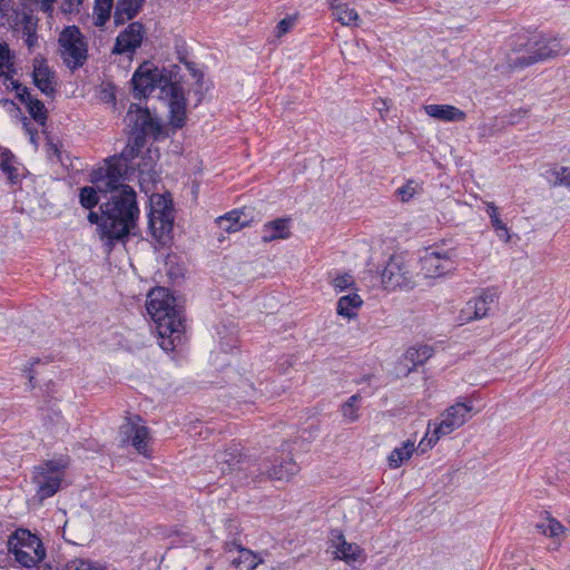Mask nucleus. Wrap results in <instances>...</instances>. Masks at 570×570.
Returning <instances> with one entry per match:
<instances>
[{"label":"nucleus","mask_w":570,"mask_h":570,"mask_svg":"<svg viewBox=\"0 0 570 570\" xmlns=\"http://www.w3.org/2000/svg\"><path fill=\"white\" fill-rule=\"evenodd\" d=\"M108 194H110L108 199L100 204V212H102L101 238L112 245L114 240L124 239L135 229L139 208L132 187L118 188Z\"/></svg>","instance_id":"obj_1"},{"label":"nucleus","mask_w":570,"mask_h":570,"mask_svg":"<svg viewBox=\"0 0 570 570\" xmlns=\"http://www.w3.org/2000/svg\"><path fill=\"white\" fill-rule=\"evenodd\" d=\"M147 311L161 338L160 347L173 351L181 343L185 331L183 311L176 305L175 297L164 287L155 288L148 295Z\"/></svg>","instance_id":"obj_2"},{"label":"nucleus","mask_w":570,"mask_h":570,"mask_svg":"<svg viewBox=\"0 0 570 570\" xmlns=\"http://www.w3.org/2000/svg\"><path fill=\"white\" fill-rule=\"evenodd\" d=\"M257 460L243 454L237 448H230L216 454V468L222 475H230L236 483L256 481L261 473H256Z\"/></svg>","instance_id":"obj_3"},{"label":"nucleus","mask_w":570,"mask_h":570,"mask_svg":"<svg viewBox=\"0 0 570 570\" xmlns=\"http://www.w3.org/2000/svg\"><path fill=\"white\" fill-rule=\"evenodd\" d=\"M8 549L16 561L26 568L37 566L46 558L41 540L26 529H18L9 537Z\"/></svg>","instance_id":"obj_4"},{"label":"nucleus","mask_w":570,"mask_h":570,"mask_svg":"<svg viewBox=\"0 0 570 570\" xmlns=\"http://www.w3.org/2000/svg\"><path fill=\"white\" fill-rule=\"evenodd\" d=\"M67 465L66 460L53 459L35 466L32 482L36 487V497L40 502L53 497L60 490Z\"/></svg>","instance_id":"obj_5"},{"label":"nucleus","mask_w":570,"mask_h":570,"mask_svg":"<svg viewBox=\"0 0 570 570\" xmlns=\"http://www.w3.org/2000/svg\"><path fill=\"white\" fill-rule=\"evenodd\" d=\"M135 171L134 165L121 164L114 156L105 159L104 165L91 173V183L100 195H107L118 188L130 187L125 184L129 173Z\"/></svg>","instance_id":"obj_6"},{"label":"nucleus","mask_w":570,"mask_h":570,"mask_svg":"<svg viewBox=\"0 0 570 570\" xmlns=\"http://www.w3.org/2000/svg\"><path fill=\"white\" fill-rule=\"evenodd\" d=\"M131 83L134 96L140 98L149 96L157 88L165 94L175 81H173L170 72L158 69L153 63L144 62L135 71Z\"/></svg>","instance_id":"obj_7"},{"label":"nucleus","mask_w":570,"mask_h":570,"mask_svg":"<svg viewBox=\"0 0 570 570\" xmlns=\"http://www.w3.org/2000/svg\"><path fill=\"white\" fill-rule=\"evenodd\" d=\"M60 53L66 66L78 69L88 58V48L85 37L76 26L67 27L59 36Z\"/></svg>","instance_id":"obj_8"},{"label":"nucleus","mask_w":570,"mask_h":570,"mask_svg":"<svg viewBox=\"0 0 570 570\" xmlns=\"http://www.w3.org/2000/svg\"><path fill=\"white\" fill-rule=\"evenodd\" d=\"M472 410L473 405L471 403L458 402L449 406L441 414V422L435 424L426 445L431 448L441 436L448 435L462 426L471 417Z\"/></svg>","instance_id":"obj_9"},{"label":"nucleus","mask_w":570,"mask_h":570,"mask_svg":"<svg viewBox=\"0 0 570 570\" xmlns=\"http://www.w3.org/2000/svg\"><path fill=\"white\" fill-rule=\"evenodd\" d=\"M125 121L131 129L132 137L141 136L146 139L147 136H151L157 139L163 134L160 120L154 117L148 109H144L137 104L130 105Z\"/></svg>","instance_id":"obj_10"},{"label":"nucleus","mask_w":570,"mask_h":570,"mask_svg":"<svg viewBox=\"0 0 570 570\" xmlns=\"http://www.w3.org/2000/svg\"><path fill=\"white\" fill-rule=\"evenodd\" d=\"M382 283L389 291L413 287V273L402 256L390 258L382 272Z\"/></svg>","instance_id":"obj_11"},{"label":"nucleus","mask_w":570,"mask_h":570,"mask_svg":"<svg viewBox=\"0 0 570 570\" xmlns=\"http://www.w3.org/2000/svg\"><path fill=\"white\" fill-rule=\"evenodd\" d=\"M562 46L558 39L534 37L528 42V56L517 58V66L527 67L537 61L553 58L562 53Z\"/></svg>","instance_id":"obj_12"},{"label":"nucleus","mask_w":570,"mask_h":570,"mask_svg":"<svg viewBox=\"0 0 570 570\" xmlns=\"http://www.w3.org/2000/svg\"><path fill=\"white\" fill-rule=\"evenodd\" d=\"M256 473H261V476L255 481H261L265 475L272 480H289L299 471L298 464L294 459L287 454L286 456L275 458L273 461L263 459L257 461L255 468Z\"/></svg>","instance_id":"obj_13"},{"label":"nucleus","mask_w":570,"mask_h":570,"mask_svg":"<svg viewBox=\"0 0 570 570\" xmlns=\"http://www.w3.org/2000/svg\"><path fill=\"white\" fill-rule=\"evenodd\" d=\"M140 416L126 417V422L120 426L119 434L121 443H130L138 453L149 456L148 443L150 441L149 429L140 425Z\"/></svg>","instance_id":"obj_14"},{"label":"nucleus","mask_w":570,"mask_h":570,"mask_svg":"<svg viewBox=\"0 0 570 570\" xmlns=\"http://www.w3.org/2000/svg\"><path fill=\"white\" fill-rule=\"evenodd\" d=\"M148 218L149 229L155 238L161 239L171 232L174 224L173 209L167 206L160 196H158L157 202L153 200Z\"/></svg>","instance_id":"obj_15"},{"label":"nucleus","mask_w":570,"mask_h":570,"mask_svg":"<svg viewBox=\"0 0 570 570\" xmlns=\"http://www.w3.org/2000/svg\"><path fill=\"white\" fill-rule=\"evenodd\" d=\"M145 36V28L142 23L136 21L131 22L124 31L116 38L112 53H132L140 47Z\"/></svg>","instance_id":"obj_16"},{"label":"nucleus","mask_w":570,"mask_h":570,"mask_svg":"<svg viewBox=\"0 0 570 570\" xmlns=\"http://www.w3.org/2000/svg\"><path fill=\"white\" fill-rule=\"evenodd\" d=\"M497 302V292L494 289H485L482 294L470 299L461 311V318L465 322L480 320L488 315L489 309Z\"/></svg>","instance_id":"obj_17"},{"label":"nucleus","mask_w":570,"mask_h":570,"mask_svg":"<svg viewBox=\"0 0 570 570\" xmlns=\"http://www.w3.org/2000/svg\"><path fill=\"white\" fill-rule=\"evenodd\" d=\"M421 268L426 277H439L453 268V262L449 253L431 250L421 257Z\"/></svg>","instance_id":"obj_18"},{"label":"nucleus","mask_w":570,"mask_h":570,"mask_svg":"<svg viewBox=\"0 0 570 570\" xmlns=\"http://www.w3.org/2000/svg\"><path fill=\"white\" fill-rule=\"evenodd\" d=\"M169 98V122L174 128H183L186 122V98L183 88L175 82L165 92Z\"/></svg>","instance_id":"obj_19"},{"label":"nucleus","mask_w":570,"mask_h":570,"mask_svg":"<svg viewBox=\"0 0 570 570\" xmlns=\"http://www.w3.org/2000/svg\"><path fill=\"white\" fill-rule=\"evenodd\" d=\"M330 540L336 559L351 563L356 561L363 553L362 548L356 543L347 542L340 530H332Z\"/></svg>","instance_id":"obj_20"},{"label":"nucleus","mask_w":570,"mask_h":570,"mask_svg":"<svg viewBox=\"0 0 570 570\" xmlns=\"http://www.w3.org/2000/svg\"><path fill=\"white\" fill-rule=\"evenodd\" d=\"M236 550L238 557L232 560V563L239 570H254L258 564L263 562V559L249 549L242 547L236 541L226 543V551L233 552Z\"/></svg>","instance_id":"obj_21"},{"label":"nucleus","mask_w":570,"mask_h":570,"mask_svg":"<svg viewBox=\"0 0 570 570\" xmlns=\"http://www.w3.org/2000/svg\"><path fill=\"white\" fill-rule=\"evenodd\" d=\"M32 78L33 83L42 94L47 96L53 94L55 88L52 83L55 75L45 61H35Z\"/></svg>","instance_id":"obj_22"},{"label":"nucleus","mask_w":570,"mask_h":570,"mask_svg":"<svg viewBox=\"0 0 570 570\" xmlns=\"http://www.w3.org/2000/svg\"><path fill=\"white\" fill-rule=\"evenodd\" d=\"M289 236V219L277 218L264 224L261 237L264 243H271L276 239H286Z\"/></svg>","instance_id":"obj_23"},{"label":"nucleus","mask_w":570,"mask_h":570,"mask_svg":"<svg viewBox=\"0 0 570 570\" xmlns=\"http://www.w3.org/2000/svg\"><path fill=\"white\" fill-rule=\"evenodd\" d=\"M424 111L432 118L442 121H463L465 112L451 105H426Z\"/></svg>","instance_id":"obj_24"},{"label":"nucleus","mask_w":570,"mask_h":570,"mask_svg":"<svg viewBox=\"0 0 570 570\" xmlns=\"http://www.w3.org/2000/svg\"><path fill=\"white\" fill-rule=\"evenodd\" d=\"M218 228L226 233H236L248 225L249 219L245 215L244 210H232L224 216H219L215 220Z\"/></svg>","instance_id":"obj_25"},{"label":"nucleus","mask_w":570,"mask_h":570,"mask_svg":"<svg viewBox=\"0 0 570 570\" xmlns=\"http://www.w3.org/2000/svg\"><path fill=\"white\" fill-rule=\"evenodd\" d=\"M155 164L156 160L153 157L151 149H147L145 155L141 157V160L135 167V170L139 173V183L145 191L148 190L145 186L155 183L157 179Z\"/></svg>","instance_id":"obj_26"},{"label":"nucleus","mask_w":570,"mask_h":570,"mask_svg":"<svg viewBox=\"0 0 570 570\" xmlns=\"http://www.w3.org/2000/svg\"><path fill=\"white\" fill-rule=\"evenodd\" d=\"M144 3L145 0H118L114 13L115 23L124 24L134 19Z\"/></svg>","instance_id":"obj_27"},{"label":"nucleus","mask_w":570,"mask_h":570,"mask_svg":"<svg viewBox=\"0 0 570 570\" xmlns=\"http://www.w3.org/2000/svg\"><path fill=\"white\" fill-rule=\"evenodd\" d=\"M330 7L336 20L340 21L343 26L360 24L361 19L358 13L347 3H343L341 0H330Z\"/></svg>","instance_id":"obj_28"},{"label":"nucleus","mask_w":570,"mask_h":570,"mask_svg":"<svg viewBox=\"0 0 570 570\" xmlns=\"http://www.w3.org/2000/svg\"><path fill=\"white\" fill-rule=\"evenodd\" d=\"M363 305V299L356 293H351L340 297L336 312L340 316H343L347 320L354 318L357 315V311Z\"/></svg>","instance_id":"obj_29"},{"label":"nucleus","mask_w":570,"mask_h":570,"mask_svg":"<svg viewBox=\"0 0 570 570\" xmlns=\"http://www.w3.org/2000/svg\"><path fill=\"white\" fill-rule=\"evenodd\" d=\"M32 9L29 11L22 10L14 14L12 19H10L8 26L13 29L21 28L24 36H29V38H35V30L37 27V20H35L32 16Z\"/></svg>","instance_id":"obj_30"},{"label":"nucleus","mask_w":570,"mask_h":570,"mask_svg":"<svg viewBox=\"0 0 570 570\" xmlns=\"http://www.w3.org/2000/svg\"><path fill=\"white\" fill-rule=\"evenodd\" d=\"M146 144V139L141 136L130 137L128 144L121 150L119 155H114V157L119 160L121 164L132 165L131 161L138 157L141 149Z\"/></svg>","instance_id":"obj_31"},{"label":"nucleus","mask_w":570,"mask_h":570,"mask_svg":"<svg viewBox=\"0 0 570 570\" xmlns=\"http://www.w3.org/2000/svg\"><path fill=\"white\" fill-rule=\"evenodd\" d=\"M414 450V442L410 440L403 442L401 446L395 448L387 458L390 468H400L405 461H407L412 456Z\"/></svg>","instance_id":"obj_32"},{"label":"nucleus","mask_w":570,"mask_h":570,"mask_svg":"<svg viewBox=\"0 0 570 570\" xmlns=\"http://www.w3.org/2000/svg\"><path fill=\"white\" fill-rule=\"evenodd\" d=\"M535 528L540 533L553 539H558L564 531V527L548 513Z\"/></svg>","instance_id":"obj_33"},{"label":"nucleus","mask_w":570,"mask_h":570,"mask_svg":"<svg viewBox=\"0 0 570 570\" xmlns=\"http://www.w3.org/2000/svg\"><path fill=\"white\" fill-rule=\"evenodd\" d=\"M433 355V348L429 345H419L410 347L405 353V360L411 362L413 366H417L426 362Z\"/></svg>","instance_id":"obj_34"},{"label":"nucleus","mask_w":570,"mask_h":570,"mask_svg":"<svg viewBox=\"0 0 570 570\" xmlns=\"http://www.w3.org/2000/svg\"><path fill=\"white\" fill-rule=\"evenodd\" d=\"M114 0H95L94 19L97 27H102L110 18Z\"/></svg>","instance_id":"obj_35"},{"label":"nucleus","mask_w":570,"mask_h":570,"mask_svg":"<svg viewBox=\"0 0 570 570\" xmlns=\"http://www.w3.org/2000/svg\"><path fill=\"white\" fill-rule=\"evenodd\" d=\"M13 61L7 43H0V77L12 79Z\"/></svg>","instance_id":"obj_36"},{"label":"nucleus","mask_w":570,"mask_h":570,"mask_svg":"<svg viewBox=\"0 0 570 570\" xmlns=\"http://www.w3.org/2000/svg\"><path fill=\"white\" fill-rule=\"evenodd\" d=\"M360 394L352 395L344 404H342L341 413L346 422H355L358 419Z\"/></svg>","instance_id":"obj_37"},{"label":"nucleus","mask_w":570,"mask_h":570,"mask_svg":"<svg viewBox=\"0 0 570 570\" xmlns=\"http://www.w3.org/2000/svg\"><path fill=\"white\" fill-rule=\"evenodd\" d=\"M100 194L96 186H86L80 189L79 200L82 207L87 209L94 208L99 202H101Z\"/></svg>","instance_id":"obj_38"},{"label":"nucleus","mask_w":570,"mask_h":570,"mask_svg":"<svg viewBox=\"0 0 570 570\" xmlns=\"http://www.w3.org/2000/svg\"><path fill=\"white\" fill-rule=\"evenodd\" d=\"M31 117L39 124H43L47 119V111L42 101L37 98H31L26 102Z\"/></svg>","instance_id":"obj_39"},{"label":"nucleus","mask_w":570,"mask_h":570,"mask_svg":"<svg viewBox=\"0 0 570 570\" xmlns=\"http://www.w3.org/2000/svg\"><path fill=\"white\" fill-rule=\"evenodd\" d=\"M65 570H106L102 566L86 559H75L67 563Z\"/></svg>","instance_id":"obj_40"},{"label":"nucleus","mask_w":570,"mask_h":570,"mask_svg":"<svg viewBox=\"0 0 570 570\" xmlns=\"http://www.w3.org/2000/svg\"><path fill=\"white\" fill-rule=\"evenodd\" d=\"M554 185L570 187V167H561L551 171Z\"/></svg>","instance_id":"obj_41"},{"label":"nucleus","mask_w":570,"mask_h":570,"mask_svg":"<svg viewBox=\"0 0 570 570\" xmlns=\"http://www.w3.org/2000/svg\"><path fill=\"white\" fill-rule=\"evenodd\" d=\"M17 12L18 10L13 7L12 0H0V14L2 19H7V23Z\"/></svg>","instance_id":"obj_42"},{"label":"nucleus","mask_w":570,"mask_h":570,"mask_svg":"<svg viewBox=\"0 0 570 570\" xmlns=\"http://www.w3.org/2000/svg\"><path fill=\"white\" fill-rule=\"evenodd\" d=\"M353 283V277L348 274H344L334 278L332 284L336 291L342 292L352 286Z\"/></svg>","instance_id":"obj_43"},{"label":"nucleus","mask_w":570,"mask_h":570,"mask_svg":"<svg viewBox=\"0 0 570 570\" xmlns=\"http://www.w3.org/2000/svg\"><path fill=\"white\" fill-rule=\"evenodd\" d=\"M11 85L21 102L26 104L32 98L27 87L12 79Z\"/></svg>","instance_id":"obj_44"},{"label":"nucleus","mask_w":570,"mask_h":570,"mask_svg":"<svg viewBox=\"0 0 570 570\" xmlns=\"http://www.w3.org/2000/svg\"><path fill=\"white\" fill-rule=\"evenodd\" d=\"M397 194L400 195L402 202H407L415 194V186H413L412 181L407 183L406 185H404L397 189Z\"/></svg>","instance_id":"obj_45"},{"label":"nucleus","mask_w":570,"mask_h":570,"mask_svg":"<svg viewBox=\"0 0 570 570\" xmlns=\"http://www.w3.org/2000/svg\"><path fill=\"white\" fill-rule=\"evenodd\" d=\"M12 158L13 156L9 151L0 153V168L6 173H11L12 167Z\"/></svg>","instance_id":"obj_46"},{"label":"nucleus","mask_w":570,"mask_h":570,"mask_svg":"<svg viewBox=\"0 0 570 570\" xmlns=\"http://www.w3.org/2000/svg\"><path fill=\"white\" fill-rule=\"evenodd\" d=\"M295 19L294 18H285L281 20L276 27L277 29V36L281 37L288 32L293 26H294Z\"/></svg>","instance_id":"obj_47"},{"label":"nucleus","mask_w":570,"mask_h":570,"mask_svg":"<svg viewBox=\"0 0 570 570\" xmlns=\"http://www.w3.org/2000/svg\"><path fill=\"white\" fill-rule=\"evenodd\" d=\"M491 224L497 232H502V234H499L500 237L505 236V240L509 239L508 228H507L505 224L500 219V217L493 219L491 222Z\"/></svg>","instance_id":"obj_48"},{"label":"nucleus","mask_w":570,"mask_h":570,"mask_svg":"<svg viewBox=\"0 0 570 570\" xmlns=\"http://www.w3.org/2000/svg\"><path fill=\"white\" fill-rule=\"evenodd\" d=\"M82 1L83 0H66L62 4V11L69 13L78 11V8L82 3Z\"/></svg>","instance_id":"obj_49"},{"label":"nucleus","mask_w":570,"mask_h":570,"mask_svg":"<svg viewBox=\"0 0 570 570\" xmlns=\"http://www.w3.org/2000/svg\"><path fill=\"white\" fill-rule=\"evenodd\" d=\"M88 220L91 224H97L99 233L101 234L102 213L99 215L96 212H90L89 215H88Z\"/></svg>","instance_id":"obj_50"},{"label":"nucleus","mask_w":570,"mask_h":570,"mask_svg":"<svg viewBox=\"0 0 570 570\" xmlns=\"http://www.w3.org/2000/svg\"><path fill=\"white\" fill-rule=\"evenodd\" d=\"M487 214L490 216L491 222L499 218V209L493 203L487 204Z\"/></svg>","instance_id":"obj_51"},{"label":"nucleus","mask_w":570,"mask_h":570,"mask_svg":"<svg viewBox=\"0 0 570 570\" xmlns=\"http://www.w3.org/2000/svg\"><path fill=\"white\" fill-rule=\"evenodd\" d=\"M49 155L50 156H56L58 161L62 163L61 151H60L58 145L52 144V142L49 144Z\"/></svg>","instance_id":"obj_52"},{"label":"nucleus","mask_w":570,"mask_h":570,"mask_svg":"<svg viewBox=\"0 0 570 570\" xmlns=\"http://www.w3.org/2000/svg\"><path fill=\"white\" fill-rule=\"evenodd\" d=\"M377 104H381L380 106H376V108L379 109L380 112H382L383 110H385V111L387 110L385 100H380Z\"/></svg>","instance_id":"obj_53"},{"label":"nucleus","mask_w":570,"mask_h":570,"mask_svg":"<svg viewBox=\"0 0 570 570\" xmlns=\"http://www.w3.org/2000/svg\"><path fill=\"white\" fill-rule=\"evenodd\" d=\"M377 104H381L380 106H376V108L379 109L380 112H382L383 110H385V111L387 110L385 100H380Z\"/></svg>","instance_id":"obj_54"},{"label":"nucleus","mask_w":570,"mask_h":570,"mask_svg":"<svg viewBox=\"0 0 570 570\" xmlns=\"http://www.w3.org/2000/svg\"><path fill=\"white\" fill-rule=\"evenodd\" d=\"M36 40H37L36 35H35V38H29V36H27L26 43L28 45L29 48H31L35 45Z\"/></svg>","instance_id":"obj_55"},{"label":"nucleus","mask_w":570,"mask_h":570,"mask_svg":"<svg viewBox=\"0 0 570 570\" xmlns=\"http://www.w3.org/2000/svg\"><path fill=\"white\" fill-rule=\"evenodd\" d=\"M419 448H421V452L425 451V448L423 446V441L420 443Z\"/></svg>","instance_id":"obj_56"},{"label":"nucleus","mask_w":570,"mask_h":570,"mask_svg":"<svg viewBox=\"0 0 570 570\" xmlns=\"http://www.w3.org/2000/svg\"><path fill=\"white\" fill-rule=\"evenodd\" d=\"M32 380H33V375H32V374H30V375H29V381H30V383H32Z\"/></svg>","instance_id":"obj_57"}]
</instances>
